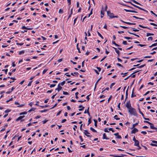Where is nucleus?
<instances>
[{"mask_svg":"<svg viewBox=\"0 0 157 157\" xmlns=\"http://www.w3.org/2000/svg\"><path fill=\"white\" fill-rule=\"evenodd\" d=\"M139 26L140 27H141L142 28H147V29H150V28H148V27H145V26H144L140 25H139Z\"/></svg>","mask_w":157,"mask_h":157,"instance_id":"obj_27","label":"nucleus"},{"mask_svg":"<svg viewBox=\"0 0 157 157\" xmlns=\"http://www.w3.org/2000/svg\"><path fill=\"white\" fill-rule=\"evenodd\" d=\"M110 156H113L114 157H124V156H123L122 155H110Z\"/></svg>","mask_w":157,"mask_h":157,"instance_id":"obj_15","label":"nucleus"},{"mask_svg":"<svg viewBox=\"0 0 157 157\" xmlns=\"http://www.w3.org/2000/svg\"><path fill=\"white\" fill-rule=\"evenodd\" d=\"M120 27H122L124 29H126L128 28V27H127L123 26H120Z\"/></svg>","mask_w":157,"mask_h":157,"instance_id":"obj_55","label":"nucleus"},{"mask_svg":"<svg viewBox=\"0 0 157 157\" xmlns=\"http://www.w3.org/2000/svg\"><path fill=\"white\" fill-rule=\"evenodd\" d=\"M138 109L139 110V113H140V114H141L142 115V116H143V117H144V114L143 113H142V112H141V111H140V108H138Z\"/></svg>","mask_w":157,"mask_h":157,"instance_id":"obj_33","label":"nucleus"},{"mask_svg":"<svg viewBox=\"0 0 157 157\" xmlns=\"http://www.w3.org/2000/svg\"><path fill=\"white\" fill-rule=\"evenodd\" d=\"M61 110H60V111H59L58 113L57 114H56V116H58L59 115V114L61 113Z\"/></svg>","mask_w":157,"mask_h":157,"instance_id":"obj_58","label":"nucleus"},{"mask_svg":"<svg viewBox=\"0 0 157 157\" xmlns=\"http://www.w3.org/2000/svg\"><path fill=\"white\" fill-rule=\"evenodd\" d=\"M97 33L99 36H100L102 39H103L104 38L103 36L98 31H97Z\"/></svg>","mask_w":157,"mask_h":157,"instance_id":"obj_22","label":"nucleus"},{"mask_svg":"<svg viewBox=\"0 0 157 157\" xmlns=\"http://www.w3.org/2000/svg\"><path fill=\"white\" fill-rule=\"evenodd\" d=\"M127 2V3H130L131 5H132L134 6V7H136L140 9V10H142L144 11H145V10H144L142 8H141V7H140L139 6H136L135 4H133L131 2Z\"/></svg>","mask_w":157,"mask_h":157,"instance_id":"obj_3","label":"nucleus"},{"mask_svg":"<svg viewBox=\"0 0 157 157\" xmlns=\"http://www.w3.org/2000/svg\"><path fill=\"white\" fill-rule=\"evenodd\" d=\"M101 14L102 15V16L101 15V18L103 17V16L104 15V11H101Z\"/></svg>","mask_w":157,"mask_h":157,"instance_id":"obj_31","label":"nucleus"},{"mask_svg":"<svg viewBox=\"0 0 157 157\" xmlns=\"http://www.w3.org/2000/svg\"><path fill=\"white\" fill-rule=\"evenodd\" d=\"M94 126L97 127V121L96 120L94 119Z\"/></svg>","mask_w":157,"mask_h":157,"instance_id":"obj_18","label":"nucleus"},{"mask_svg":"<svg viewBox=\"0 0 157 157\" xmlns=\"http://www.w3.org/2000/svg\"><path fill=\"white\" fill-rule=\"evenodd\" d=\"M109 131H112V132H114L115 131L113 129V128H109Z\"/></svg>","mask_w":157,"mask_h":157,"instance_id":"obj_44","label":"nucleus"},{"mask_svg":"<svg viewBox=\"0 0 157 157\" xmlns=\"http://www.w3.org/2000/svg\"><path fill=\"white\" fill-rule=\"evenodd\" d=\"M141 133L144 135H146L147 134V132L145 131H142Z\"/></svg>","mask_w":157,"mask_h":157,"instance_id":"obj_51","label":"nucleus"},{"mask_svg":"<svg viewBox=\"0 0 157 157\" xmlns=\"http://www.w3.org/2000/svg\"><path fill=\"white\" fill-rule=\"evenodd\" d=\"M154 34L153 33H147V35L146 36H152V35H154Z\"/></svg>","mask_w":157,"mask_h":157,"instance_id":"obj_29","label":"nucleus"},{"mask_svg":"<svg viewBox=\"0 0 157 157\" xmlns=\"http://www.w3.org/2000/svg\"><path fill=\"white\" fill-rule=\"evenodd\" d=\"M84 134H85V135H86L87 137H91V136L90 135H88L87 134H90V133H89L87 130H84Z\"/></svg>","mask_w":157,"mask_h":157,"instance_id":"obj_9","label":"nucleus"},{"mask_svg":"<svg viewBox=\"0 0 157 157\" xmlns=\"http://www.w3.org/2000/svg\"><path fill=\"white\" fill-rule=\"evenodd\" d=\"M27 113V112H23L21 113H20V115H24V114H26Z\"/></svg>","mask_w":157,"mask_h":157,"instance_id":"obj_39","label":"nucleus"},{"mask_svg":"<svg viewBox=\"0 0 157 157\" xmlns=\"http://www.w3.org/2000/svg\"><path fill=\"white\" fill-rule=\"evenodd\" d=\"M47 70L44 69L43 71L42 74H45V72L47 71Z\"/></svg>","mask_w":157,"mask_h":157,"instance_id":"obj_63","label":"nucleus"},{"mask_svg":"<svg viewBox=\"0 0 157 157\" xmlns=\"http://www.w3.org/2000/svg\"><path fill=\"white\" fill-rule=\"evenodd\" d=\"M24 117V116H20L16 119V121H19L23 118Z\"/></svg>","mask_w":157,"mask_h":157,"instance_id":"obj_12","label":"nucleus"},{"mask_svg":"<svg viewBox=\"0 0 157 157\" xmlns=\"http://www.w3.org/2000/svg\"><path fill=\"white\" fill-rule=\"evenodd\" d=\"M128 112L131 115L136 116L137 114L136 113V109L134 108H131L128 109Z\"/></svg>","mask_w":157,"mask_h":157,"instance_id":"obj_1","label":"nucleus"},{"mask_svg":"<svg viewBox=\"0 0 157 157\" xmlns=\"http://www.w3.org/2000/svg\"><path fill=\"white\" fill-rule=\"evenodd\" d=\"M112 43L113 44H114L115 46H120L119 45L117 44L114 41H112Z\"/></svg>","mask_w":157,"mask_h":157,"instance_id":"obj_32","label":"nucleus"},{"mask_svg":"<svg viewBox=\"0 0 157 157\" xmlns=\"http://www.w3.org/2000/svg\"><path fill=\"white\" fill-rule=\"evenodd\" d=\"M62 60H63L62 59H59L57 60V62H58L59 63H60V62H61V61H62Z\"/></svg>","mask_w":157,"mask_h":157,"instance_id":"obj_61","label":"nucleus"},{"mask_svg":"<svg viewBox=\"0 0 157 157\" xmlns=\"http://www.w3.org/2000/svg\"><path fill=\"white\" fill-rule=\"evenodd\" d=\"M59 13H63V10L61 9H60L59 10Z\"/></svg>","mask_w":157,"mask_h":157,"instance_id":"obj_47","label":"nucleus"},{"mask_svg":"<svg viewBox=\"0 0 157 157\" xmlns=\"http://www.w3.org/2000/svg\"><path fill=\"white\" fill-rule=\"evenodd\" d=\"M48 110V109H44V110H43L40 111V112H41V113L45 112L47 111Z\"/></svg>","mask_w":157,"mask_h":157,"instance_id":"obj_40","label":"nucleus"},{"mask_svg":"<svg viewBox=\"0 0 157 157\" xmlns=\"http://www.w3.org/2000/svg\"><path fill=\"white\" fill-rule=\"evenodd\" d=\"M152 142L153 143H155V144H157V141H155V140H152Z\"/></svg>","mask_w":157,"mask_h":157,"instance_id":"obj_64","label":"nucleus"},{"mask_svg":"<svg viewBox=\"0 0 157 157\" xmlns=\"http://www.w3.org/2000/svg\"><path fill=\"white\" fill-rule=\"evenodd\" d=\"M138 123H136L134 124H133L132 125V128H131V129H132L133 128H134L137 125H138Z\"/></svg>","mask_w":157,"mask_h":157,"instance_id":"obj_23","label":"nucleus"},{"mask_svg":"<svg viewBox=\"0 0 157 157\" xmlns=\"http://www.w3.org/2000/svg\"><path fill=\"white\" fill-rule=\"evenodd\" d=\"M89 107H88V109H87V113L88 114V115L90 117V113H89Z\"/></svg>","mask_w":157,"mask_h":157,"instance_id":"obj_37","label":"nucleus"},{"mask_svg":"<svg viewBox=\"0 0 157 157\" xmlns=\"http://www.w3.org/2000/svg\"><path fill=\"white\" fill-rule=\"evenodd\" d=\"M78 44H77V45H76V47H77V49L78 50V52L79 53H80L81 52H80V48H78Z\"/></svg>","mask_w":157,"mask_h":157,"instance_id":"obj_28","label":"nucleus"},{"mask_svg":"<svg viewBox=\"0 0 157 157\" xmlns=\"http://www.w3.org/2000/svg\"><path fill=\"white\" fill-rule=\"evenodd\" d=\"M124 10L126 12H132V13H137V12L135 10H128L126 9H124Z\"/></svg>","mask_w":157,"mask_h":157,"instance_id":"obj_8","label":"nucleus"},{"mask_svg":"<svg viewBox=\"0 0 157 157\" xmlns=\"http://www.w3.org/2000/svg\"><path fill=\"white\" fill-rule=\"evenodd\" d=\"M117 66H119L120 67H123V66L121 64H120L119 63H117Z\"/></svg>","mask_w":157,"mask_h":157,"instance_id":"obj_59","label":"nucleus"},{"mask_svg":"<svg viewBox=\"0 0 157 157\" xmlns=\"http://www.w3.org/2000/svg\"><path fill=\"white\" fill-rule=\"evenodd\" d=\"M123 44L124 45H127V43L126 41H123Z\"/></svg>","mask_w":157,"mask_h":157,"instance_id":"obj_46","label":"nucleus"},{"mask_svg":"<svg viewBox=\"0 0 157 157\" xmlns=\"http://www.w3.org/2000/svg\"><path fill=\"white\" fill-rule=\"evenodd\" d=\"M115 84V83H114V82L112 83L110 85V88L111 89L112 88L113 86Z\"/></svg>","mask_w":157,"mask_h":157,"instance_id":"obj_34","label":"nucleus"},{"mask_svg":"<svg viewBox=\"0 0 157 157\" xmlns=\"http://www.w3.org/2000/svg\"><path fill=\"white\" fill-rule=\"evenodd\" d=\"M107 13L108 15L111 18H117L118 17L117 16H113V14L112 13H111L109 11H107Z\"/></svg>","mask_w":157,"mask_h":157,"instance_id":"obj_2","label":"nucleus"},{"mask_svg":"<svg viewBox=\"0 0 157 157\" xmlns=\"http://www.w3.org/2000/svg\"><path fill=\"white\" fill-rule=\"evenodd\" d=\"M150 145L151 146L157 147V144H156L151 143Z\"/></svg>","mask_w":157,"mask_h":157,"instance_id":"obj_42","label":"nucleus"},{"mask_svg":"<svg viewBox=\"0 0 157 157\" xmlns=\"http://www.w3.org/2000/svg\"><path fill=\"white\" fill-rule=\"evenodd\" d=\"M78 107L79 108H81L80 109H78V110L79 111H82L84 109V107H83V106H82V105H80Z\"/></svg>","mask_w":157,"mask_h":157,"instance_id":"obj_13","label":"nucleus"},{"mask_svg":"<svg viewBox=\"0 0 157 157\" xmlns=\"http://www.w3.org/2000/svg\"><path fill=\"white\" fill-rule=\"evenodd\" d=\"M145 66V64H144V65H141L139 67H138V68H142L143 67H144V66Z\"/></svg>","mask_w":157,"mask_h":157,"instance_id":"obj_50","label":"nucleus"},{"mask_svg":"<svg viewBox=\"0 0 157 157\" xmlns=\"http://www.w3.org/2000/svg\"><path fill=\"white\" fill-rule=\"evenodd\" d=\"M79 138H80V139L81 140V141L82 142H83V139L82 138V136H79Z\"/></svg>","mask_w":157,"mask_h":157,"instance_id":"obj_56","label":"nucleus"},{"mask_svg":"<svg viewBox=\"0 0 157 157\" xmlns=\"http://www.w3.org/2000/svg\"><path fill=\"white\" fill-rule=\"evenodd\" d=\"M113 48L115 49V51L117 53L118 55V56H119V54H120V51L117 49L116 48L113 47Z\"/></svg>","mask_w":157,"mask_h":157,"instance_id":"obj_14","label":"nucleus"},{"mask_svg":"<svg viewBox=\"0 0 157 157\" xmlns=\"http://www.w3.org/2000/svg\"><path fill=\"white\" fill-rule=\"evenodd\" d=\"M109 88L107 87L105 90H104L101 92V93H103L105 90H109Z\"/></svg>","mask_w":157,"mask_h":157,"instance_id":"obj_53","label":"nucleus"},{"mask_svg":"<svg viewBox=\"0 0 157 157\" xmlns=\"http://www.w3.org/2000/svg\"><path fill=\"white\" fill-rule=\"evenodd\" d=\"M128 88L126 90V95H125L126 96V98H125V99L127 98L128 97Z\"/></svg>","mask_w":157,"mask_h":157,"instance_id":"obj_35","label":"nucleus"},{"mask_svg":"<svg viewBox=\"0 0 157 157\" xmlns=\"http://www.w3.org/2000/svg\"><path fill=\"white\" fill-rule=\"evenodd\" d=\"M124 38L127 40H129V39H132V38L129 37H127V36H124Z\"/></svg>","mask_w":157,"mask_h":157,"instance_id":"obj_30","label":"nucleus"},{"mask_svg":"<svg viewBox=\"0 0 157 157\" xmlns=\"http://www.w3.org/2000/svg\"><path fill=\"white\" fill-rule=\"evenodd\" d=\"M153 40V38L151 36H150V37H149L148 38V40Z\"/></svg>","mask_w":157,"mask_h":157,"instance_id":"obj_48","label":"nucleus"},{"mask_svg":"<svg viewBox=\"0 0 157 157\" xmlns=\"http://www.w3.org/2000/svg\"><path fill=\"white\" fill-rule=\"evenodd\" d=\"M56 85V84H51L50 85V88H52L54 87Z\"/></svg>","mask_w":157,"mask_h":157,"instance_id":"obj_54","label":"nucleus"},{"mask_svg":"<svg viewBox=\"0 0 157 157\" xmlns=\"http://www.w3.org/2000/svg\"><path fill=\"white\" fill-rule=\"evenodd\" d=\"M126 107L128 108V109L130 108H132L131 106V105L130 104V101H128L126 104Z\"/></svg>","mask_w":157,"mask_h":157,"instance_id":"obj_4","label":"nucleus"},{"mask_svg":"<svg viewBox=\"0 0 157 157\" xmlns=\"http://www.w3.org/2000/svg\"><path fill=\"white\" fill-rule=\"evenodd\" d=\"M91 118H90L89 120H88V125H89V124H90L91 122Z\"/></svg>","mask_w":157,"mask_h":157,"instance_id":"obj_41","label":"nucleus"},{"mask_svg":"<svg viewBox=\"0 0 157 157\" xmlns=\"http://www.w3.org/2000/svg\"><path fill=\"white\" fill-rule=\"evenodd\" d=\"M103 139L107 140H108L109 139V138H108L106 137V134L105 133H104L103 134Z\"/></svg>","mask_w":157,"mask_h":157,"instance_id":"obj_16","label":"nucleus"},{"mask_svg":"<svg viewBox=\"0 0 157 157\" xmlns=\"http://www.w3.org/2000/svg\"><path fill=\"white\" fill-rule=\"evenodd\" d=\"M133 18H135L136 19H142V20H144V18H140V17H137L136 16H133Z\"/></svg>","mask_w":157,"mask_h":157,"instance_id":"obj_25","label":"nucleus"},{"mask_svg":"<svg viewBox=\"0 0 157 157\" xmlns=\"http://www.w3.org/2000/svg\"><path fill=\"white\" fill-rule=\"evenodd\" d=\"M133 94V90L132 91V94L131 95V97L132 98H133V97H135L136 96V95Z\"/></svg>","mask_w":157,"mask_h":157,"instance_id":"obj_43","label":"nucleus"},{"mask_svg":"<svg viewBox=\"0 0 157 157\" xmlns=\"http://www.w3.org/2000/svg\"><path fill=\"white\" fill-rule=\"evenodd\" d=\"M24 53V51H20L19 52V55H21V54H23Z\"/></svg>","mask_w":157,"mask_h":157,"instance_id":"obj_38","label":"nucleus"},{"mask_svg":"<svg viewBox=\"0 0 157 157\" xmlns=\"http://www.w3.org/2000/svg\"><path fill=\"white\" fill-rule=\"evenodd\" d=\"M150 24L153 26H157V25L154 23H150Z\"/></svg>","mask_w":157,"mask_h":157,"instance_id":"obj_52","label":"nucleus"},{"mask_svg":"<svg viewBox=\"0 0 157 157\" xmlns=\"http://www.w3.org/2000/svg\"><path fill=\"white\" fill-rule=\"evenodd\" d=\"M138 131L137 129L134 128V129L132 131L131 133H134L135 134L136 132H138Z\"/></svg>","mask_w":157,"mask_h":157,"instance_id":"obj_6","label":"nucleus"},{"mask_svg":"<svg viewBox=\"0 0 157 157\" xmlns=\"http://www.w3.org/2000/svg\"><path fill=\"white\" fill-rule=\"evenodd\" d=\"M125 23H126V24H127L129 25H135L136 24V23H132L127 22H125Z\"/></svg>","mask_w":157,"mask_h":157,"instance_id":"obj_20","label":"nucleus"},{"mask_svg":"<svg viewBox=\"0 0 157 157\" xmlns=\"http://www.w3.org/2000/svg\"><path fill=\"white\" fill-rule=\"evenodd\" d=\"M139 142L138 140H135V141L134 142V145L135 146H139Z\"/></svg>","mask_w":157,"mask_h":157,"instance_id":"obj_10","label":"nucleus"},{"mask_svg":"<svg viewBox=\"0 0 157 157\" xmlns=\"http://www.w3.org/2000/svg\"><path fill=\"white\" fill-rule=\"evenodd\" d=\"M93 10V9H91V11H90V14H89V17H90V16L92 14V10Z\"/></svg>","mask_w":157,"mask_h":157,"instance_id":"obj_45","label":"nucleus"},{"mask_svg":"<svg viewBox=\"0 0 157 157\" xmlns=\"http://www.w3.org/2000/svg\"><path fill=\"white\" fill-rule=\"evenodd\" d=\"M32 82V81L30 82H29V83H28V86H31Z\"/></svg>","mask_w":157,"mask_h":157,"instance_id":"obj_60","label":"nucleus"},{"mask_svg":"<svg viewBox=\"0 0 157 157\" xmlns=\"http://www.w3.org/2000/svg\"><path fill=\"white\" fill-rule=\"evenodd\" d=\"M62 88V87L60 86V84H59L58 86V88L56 89V90H57L58 91H59Z\"/></svg>","mask_w":157,"mask_h":157,"instance_id":"obj_5","label":"nucleus"},{"mask_svg":"<svg viewBox=\"0 0 157 157\" xmlns=\"http://www.w3.org/2000/svg\"><path fill=\"white\" fill-rule=\"evenodd\" d=\"M128 33H130V34H132L133 35H135V36H137V37H140L138 35H136V34H135V33H130V32H129L128 31Z\"/></svg>","mask_w":157,"mask_h":157,"instance_id":"obj_19","label":"nucleus"},{"mask_svg":"<svg viewBox=\"0 0 157 157\" xmlns=\"http://www.w3.org/2000/svg\"><path fill=\"white\" fill-rule=\"evenodd\" d=\"M114 135L116 136V138L117 139H121V136L119 135V133L118 132L114 133Z\"/></svg>","mask_w":157,"mask_h":157,"instance_id":"obj_7","label":"nucleus"},{"mask_svg":"<svg viewBox=\"0 0 157 157\" xmlns=\"http://www.w3.org/2000/svg\"><path fill=\"white\" fill-rule=\"evenodd\" d=\"M90 129L94 132H97V131L92 127L90 128Z\"/></svg>","mask_w":157,"mask_h":157,"instance_id":"obj_26","label":"nucleus"},{"mask_svg":"<svg viewBox=\"0 0 157 157\" xmlns=\"http://www.w3.org/2000/svg\"><path fill=\"white\" fill-rule=\"evenodd\" d=\"M86 101V100H84L83 101H82V100H78V102H81V103H82L83 102H84V101Z\"/></svg>","mask_w":157,"mask_h":157,"instance_id":"obj_57","label":"nucleus"},{"mask_svg":"<svg viewBox=\"0 0 157 157\" xmlns=\"http://www.w3.org/2000/svg\"><path fill=\"white\" fill-rule=\"evenodd\" d=\"M63 94H64V95H68V93L67 92L63 91Z\"/></svg>","mask_w":157,"mask_h":157,"instance_id":"obj_62","label":"nucleus"},{"mask_svg":"<svg viewBox=\"0 0 157 157\" xmlns=\"http://www.w3.org/2000/svg\"><path fill=\"white\" fill-rule=\"evenodd\" d=\"M74 74H75V75H76L77 76H78V72H74V73H71V75H74Z\"/></svg>","mask_w":157,"mask_h":157,"instance_id":"obj_24","label":"nucleus"},{"mask_svg":"<svg viewBox=\"0 0 157 157\" xmlns=\"http://www.w3.org/2000/svg\"><path fill=\"white\" fill-rule=\"evenodd\" d=\"M10 110L9 109H7L5 111V113H9V112H10Z\"/></svg>","mask_w":157,"mask_h":157,"instance_id":"obj_49","label":"nucleus"},{"mask_svg":"<svg viewBox=\"0 0 157 157\" xmlns=\"http://www.w3.org/2000/svg\"><path fill=\"white\" fill-rule=\"evenodd\" d=\"M149 124L150 125V127L151 129H157V128L154 127L153 124H152V123H151V124Z\"/></svg>","mask_w":157,"mask_h":157,"instance_id":"obj_11","label":"nucleus"},{"mask_svg":"<svg viewBox=\"0 0 157 157\" xmlns=\"http://www.w3.org/2000/svg\"><path fill=\"white\" fill-rule=\"evenodd\" d=\"M118 117L117 115H115L114 117V118L116 120H118L120 119V118H117V117Z\"/></svg>","mask_w":157,"mask_h":157,"instance_id":"obj_21","label":"nucleus"},{"mask_svg":"<svg viewBox=\"0 0 157 157\" xmlns=\"http://www.w3.org/2000/svg\"><path fill=\"white\" fill-rule=\"evenodd\" d=\"M65 83V81H63V82H61V83H60L59 84H60V85H61V86H63V85H64Z\"/></svg>","mask_w":157,"mask_h":157,"instance_id":"obj_36","label":"nucleus"},{"mask_svg":"<svg viewBox=\"0 0 157 157\" xmlns=\"http://www.w3.org/2000/svg\"><path fill=\"white\" fill-rule=\"evenodd\" d=\"M131 1L136 4L141 5L140 3H139L138 2H137V1H136L135 0H131Z\"/></svg>","mask_w":157,"mask_h":157,"instance_id":"obj_17","label":"nucleus"}]
</instances>
